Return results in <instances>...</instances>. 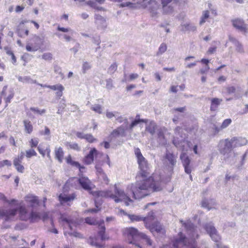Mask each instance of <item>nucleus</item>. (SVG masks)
Wrapping results in <instances>:
<instances>
[{
  "instance_id": "69168bd1",
  "label": "nucleus",
  "mask_w": 248,
  "mask_h": 248,
  "mask_svg": "<svg viewBox=\"0 0 248 248\" xmlns=\"http://www.w3.org/2000/svg\"><path fill=\"white\" fill-rule=\"evenodd\" d=\"M202 207H206L208 209V210L212 208V207L209 205L208 202L205 200L202 201Z\"/></svg>"
},
{
  "instance_id": "9b49d317",
  "label": "nucleus",
  "mask_w": 248,
  "mask_h": 248,
  "mask_svg": "<svg viewBox=\"0 0 248 248\" xmlns=\"http://www.w3.org/2000/svg\"><path fill=\"white\" fill-rule=\"evenodd\" d=\"M232 26L243 33L248 32L247 25L245 21L240 18H234L231 20Z\"/></svg>"
},
{
  "instance_id": "4be33fe9",
  "label": "nucleus",
  "mask_w": 248,
  "mask_h": 248,
  "mask_svg": "<svg viewBox=\"0 0 248 248\" xmlns=\"http://www.w3.org/2000/svg\"><path fill=\"white\" fill-rule=\"evenodd\" d=\"M99 227V231L98 232V234L101 238L102 241L105 240H108L109 237L105 234V227L104 225V221L102 220L101 223L98 225Z\"/></svg>"
},
{
  "instance_id": "0e129e2a",
  "label": "nucleus",
  "mask_w": 248,
  "mask_h": 248,
  "mask_svg": "<svg viewBox=\"0 0 248 248\" xmlns=\"http://www.w3.org/2000/svg\"><path fill=\"white\" fill-rule=\"evenodd\" d=\"M139 77V75L136 73L131 74L128 78L129 81H132Z\"/></svg>"
},
{
  "instance_id": "4468645a",
  "label": "nucleus",
  "mask_w": 248,
  "mask_h": 248,
  "mask_svg": "<svg viewBox=\"0 0 248 248\" xmlns=\"http://www.w3.org/2000/svg\"><path fill=\"white\" fill-rule=\"evenodd\" d=\"M126 131H129L128 125L122 124L117 129L114 130L112 133L111 135L113 137H116L118 136L125 137L126 136Z\"/></svg>"
},
{
  "instance_id": "c756f323",
  "label": "nucleus",
  "mask_w": 248,
  "mask_h": 248,
  "mask_svg": "<svg viewBox=\"0 0 248 248\" xmlns=\"http://www.w3.org/2000/svg\"><path fill=\"white\" fill-rule=\"evenodd\" d=\"M137 116L136 117V119H135L134 121L132 122V123L128 125V129L129 132H131L133 127H134L135 126H136L138 124L140 123V122L143 123H147V120H143V119H140L139 118H137Z\"/></svg>"
},
{
  "instance_id": "6e6552de",
  "label": "nucleus",
  "mask_w": 248,
  "mask_h": 248,
  "mask_svg": "<svg viewBox=\"0 0 248 248\" xmlns=\"http://www.w3.org/2000/svg\"><path fill=\"white\" fill-rule=\"evenodd\" d=\"M177 155L167 150L163 157L164 165L168 167L170 170L172 171L177 162Z\"/></svg>"
},
{
  "instance_id": "774afa93",
  "label": "nucleus",
  "mask_w": 248,
  "mask_h": 248,
  "mask_svg": "<svg viewBox=\"0 0 248 248\" xmlns=\"http://www.w3.org/2000/svg\"><path fill=\"white\" fill-rule=\"evenodd\" d=\"M78 109V107L77 105H74V104L71 105L70 107L69 108H68V109L72 112H75Z\"/></svg>"
},
{
  "instance_id": "a18cd8bd",
  "label": "nucleus",
  "mask_w": 248,
  "mask_h": 248,
  "mask_svg": "<svg viewBox=\"0 0 248 248\" xmlns=\"http://www.w3.org/2000/svg\"><path fill=\"white\" fill-rule=\"evenodd\" d=\"M37 153L33 149H30L26 151V156L28 158H30L32 156H36Z\"/></svg>"
},
{
  "instance_id": "a211bd4d",
  "label": "nucleus",
  "mask_w": 248,
  "mask_h": 248,
  "mask_svg": "<svg viewBox=\"0 0 248 248\" xmlns=\"http://www.w3.org/2000/svg\"><path fill=\"white\" fill-rule=\"evenodd\" d=\"M19 217L22 220L27 221L30 219V213H29L25 205H21L18 208Z\"/></svg>"
},
{
  "instance_id": "338daca9",
  "label": "nucleus",
  "mask_w": 248,
  "mask_h": 248,
  "mask_svg": "<svg viewBox=\"0 0 248 248\" xmlns=\"http://www.w3.org/2000/svg\"><path fill=\"white\" fill-rule=\"evenodd\" d=\"M93 43L97 45V46H99L101 42L99 37L98 36H96L95 37H93Z\"/></svg>"
},
{
  "instance_id": "603ef678",
  "label": "nucleus",
  "mask_w": 248,
  "mask_h": 248,
  "mask_svg": "<svg viewBox=\"0 0 248 248\" xmlns=\"http://www.w3.org/2000/svg\"><path fill=\"white\" fill-rule=\"evenodd\" d=\"M98 153V151L95 148H93L91 149L88 154H90V157L93 158V159L94 157H96Z\"/></svg>"
},
{
  "instance_id": "79ce46f5",
  "label": "nucleus",
  "mask_w": 248,
  "mask_h": 248,
  "mask_svg": "<svg viewBox=\"0 0 248 248\" xmlns=\"http://www.w3.org/2000/svg\"><path fill=\"white\" fill-rule=\"evenodd\" d=\"M85 222L89 225H99V222L93 218L87 217L85 218Z\"/></svg>"
},
{
  "instance_id": "423d86ee",
  "label": "nucleus",
  "mask_w": 248,
  "mask_h": 248,
  "mask_svg": "<svg viewBox=\"0 0 248 248\" xmlns=\"http://www.w3.org/2000/svg\"><path fill=\"white\" fill-rule=\"evenodd\" d=\"M154 219V213L152 211L149 212L147 217L144 219L145 227L153 233L156 232L160 234H165V230L159 222L155 221L152 223Z\"/></svg>"
},
{
  "instance_id": "f03ea898",
  "label": "nucleus",
  "mask_w": 248,
  "mask_h": 248,
  "mask_svg": "<svg viewBox=\"0 0 248 248\" xmlns=\"http://www.w3.org/2000/svg\"><path fill=\"white\" fill-rule=\"evenodd\" d=\"M172 143L178 150L182 151L180 158L185 168V172L190 174L191 172V167L189 166L191 160L185 152L187 151V147L191 148V144L187 141L186 135L183 133V130L180 126H177L175 129Z\"/></svg>"
},
{
  "instance_id": "7c9ffc66",
  "label": "nucleus",
  "mask_w": 248,
  "mask_h": 248,
  "mask_svg": "<svg viewBox=\"0 0 248 248\" xmlns=\"http://www.w3.org/2000/svg\"><path fill=\"white\" fill-rule=\"evenodd\" d=\"M41 219V214L38 212L31 211L30 213V220L31 222H34Z\"/></svg>"
},
{
  "instance_id": "58836bf2",
  "label": "nucleus",
  "mask_w": 248,
  "mask_h": 248,
  "mask_svg": "<svg viewBox=\"0 0 248 248\" xmlns=\"http://www.w3.org/2000/svg\"><path fill=\"white\" fill-rule=\"evenodd\" d=\"M209 17V12L208 11H204L202 12V16L201 18L200 24L202 25L206 22V20Z\"/></svg>"
},
{
  "instance_id": "5701e85b",
  "label": "nucleus",
  "mask_w": 248,
  "mask_h": 248,
  "mask_svg": "<svg viewBox=\"0 0 248 248\" xmlns=\"http://www.w3.org/2000/svg\"><path fill=\"white\" fill-rule=\"evenodd\" d=\"M163 6V11L165 14H169L172 12L173 8L168 4L172 0H161Z\"/></svg>"
},
{
  "instance_id": "37998d69",
  "label": "nucleus",
  "mask_w": 248,
  "mask_h": 248,
  "mask_svg": "<svg viewBox=\"0 0 248 248\" xmlns=\"http://www.w3.org/2000/svg\"><path fill=\"white\" fill-rule=\"evenodd\" d=\"M30 145L31 148L37 146L39 143V140L38 138H35L31 139L30 141Z\"/></svg>"
},
{
  "instance_id": "864d4df0",
  "label": "nucleus",
  "mask_w": 248,
  "mask_h": 248,
  "mask_svg": "<svg viewBox=\"0 0 248 248\" xmlns=\"http://www.w3.org/2000/svg\"><path fill=\"white\" fill-rule=\"evenodd\" d=\"M106 88L108 90H111L113 87V80L108 78L106 80Z\"/></svg>"
},
{
  "instance_id": "393cba45",
  "label": "nucleus",
  "mask_w": 248,
  "mask_h": 248,
  "mask_svg": "<svg viewBox=\"0 0 248 248\" xmlns=\"http://www.w3.org/2000/svg\"><path fill=\"white\" fill-rule=\"evenodd\" d=\"M232 121L231 119H227L224 120L222 124L220 127L215 126V129L216 132H218L220 130L227 127L232 123Z\"/></svg>"
},
{
  "instance_id": "f8f14e48",
  "label": "nucleus",
  "mask_w": 248,
  "mask_h": 248,
  "mask_svg": "<svg viewBox=\"0 0 248 248\" xmlns=\"http://www.w3.org/2000/svg\"><path fill=\"white\" fill-rule=\"evenodd\" d=\"M17 211V209L0 210V217L5 221L13 220L15 217Z\"/></svg>"
},
{
  "instance_id": "4c0bfd02",
  "label": "nucleus",
  "mask_w": 248,
  "mask_h": 248,
  "mask_svg": "<svg viewBox=\"0 0 248 248\" xmlns=\"http://www.w3.org/2000/svg\"><path fill=\"white\" fill-rule=\"evenodd\" d=\"M236 89L234 86H229L227 87H225L222 89V93L223 94H231L234 93L235 92Z\"/></svg>"
},
{
  "instance_id": "20e7f679",
  "label": "nucleus",
  "mask_w": 248,
  "mask_h": 248,
  "mask_svg": "<svg viewBox=\"0 0 248 248\" xmlns=\"http://www.w3.org/2000/svg\"><path fill=\"white\" fill-rule=\"evenodd\" d=\"M185 227L190 232V236L191 239L188 240L182 234V232L179 233V238L176 239L173 243V246L175 248H178L181 246H187L189 248H197L195 243L194 236H195V229L193 223L190 221H187L186 223L184 224ZM224 248H227L224 247Z\"/></svg>"
},
{
  "instance_id": "1a4fd4ad",
  "label": "nucleus",
  "mask_w": 248,
  "mask_h": 248,
  "mask_svg": "<svg viewBox=\"0 0 248 248\" xmlns=\"http://www.w3.org/2000/svg\"><path fill=\"white\" fill-rule=\"evenodd\" d=\"M32 41L31 43H27L26 46V49L29 52L37 51L44 44V38L39 36H34Z\"/></svg>"
},
{
  "instance_id": "4d7b16f0",
  "label": "nucleus",
  "mask_w": 248,
  "mask_h": 248,
  "mask_svg": "<svg viewBox=\"0 0 248 248\" xmlns=\"http://www.w3.org/2000/svg\"><path fill=\"white\" fill-rule=\"evenodd\" d=\"M95 19H96V23L98 25L99 24H104V23H105V20L104 18L101 16H96Z\"/></svg>"
},
{
  "instance_id": "2f4dec72",
  "label": "nucleus",
  "mask_w": 248,
  "mask_h": 248,
  "mask_svg": "<svg viewBox=\"0 0 248 248\" xmlns=\"http://www.w3.org/2000/svg\"><path fill=\"white\" fill-rule=\"evenodd\" d=\"M89 243L92 246H94L96 248H102L103 247V245L98 242V239L96 237H90Z\"/></svg>"
},
{
  "instance_id": "c9c22d12",
  "label": "nucleus",
  "mask_w": 248,
  "mask_h": 248,
  "mask_svg": "<svg viewBox=\"0 0 248 248\" xmlns=\"http://www.w3.org/2000/svg\"><path fill=\"white\" fill-rule=\"evenodd\" d=\"M167 49V46L165 43H162L160 45L158 51L156 52V56H160L165 53Z\"/></svg>"
},
{
  "instance_id": "2eb2a0df",
  "label": "nucleus",
  "mask_w": 248,
  "mask_h": 248,
  "mask_svg": "<svg viewBox=\"0 0 248 248\" xmlns=\"http://www.w3.org/2000/svg\"><path fill=\"white\" fill-rule=\"evenodd\" d=\"M75 197L76 195L74 193L71 194L62 193L59 195V199L62 204L65 205L66 204L69 205V202L74 200Z\"/></svg>"
},
{
  "instance_id": "c03bdc74",
  "label": "nucleus",
  "mask_w": 248,
  "mask_h": 248,
  "mask_svg": "<svg viewBox=\"0 0 248 248\" xmlns=\"http://www.w3.org/2000/svg\"><path fill=\"white\" fill-rule=\"evenodd\" d=\"M21 163L17 162H14V165L15 166L16 170L20 172H23L24 170V167L21 164Z\"/></svg>"
},
{
  "instance_id": "09e8293b",
  "label": "nucleus",
  "mask_w": 248,
  "mask_h": 248,
  "mask_svg": "<svg viewBox=\"0 0 248 248\" xmlns=\"http://www.w3.org/2000/svg\"><path fill=\"white\" fill-rule=\"evenodd\" d=\"M117 69V65L115 63H114L109 67L108 72L110 74H113L116 71Z\"/></svg>"
},
{
  "instance_id": "412c9836",
  "label": "nucleus",
  "mask_w": 248,
  "mask_h": 248,
  "mask_svg": "<svg viewBox=\"0 0 248 248\" xmlns=\"http://www.w3.org/2000/svg\"><path fill=\"white\" fill-rule=\"evenodd\" d=\"M95 169L96 170L97 174L98 175V178L100 180H103L106 184H108L109 181L108 179V178L106 175L104 173L102 168L99 167L98 166L96 165Z\"/></svg>"
},
{
  "instance_id": "de8ad7c7",
  "label": "nucleus",
  "mask_w": 248,
  "mask_h": 248,
  "mask_svg": "<svg viewBox=\"0 0 248 248\" xmlns=\"http://www.w3.org/2000/svg\"><path fill=\"white\" fill-rule=\"evenodd\" d=\"M70 165L73 166H75V167H76L77 168H78L79 170V171L80 172H82L83 170H84V169H85L83 166H80V165L79 164L78 162L75 161H73V160L70 163Z\"/></svg>"
},
{
  "instance_id": "a878e982",
  "label": "nucleus",
  "mask_w": 248,
  "mask_h": 248,
  "mask_svg": "<svg viewBox=\"0 0 248 248\" xmlns=\"http://www.w3.org/2000/svg\"><path fill=\"white\" fill-rule=\"evenodd\" d=\"M156 127L155 123L154 121H150L148 124H147L146 130L152 135H153L155 133Z\"/></svg>"
},
{
  "instance_id": "e2e57ef3",
  "label": "nucleus",
  "mask_w": 248,
  "mask_h": 248,
  "mask_svg": "<svg viewBox=\"0 0 248 248\" xmlns=\"http://www.w3.org/2000/svg\"><path fill=\"white\" fill-rule=\"evenodd\" d=\"M23 157H24V153L21 152L20 155H19L17 158H16L14 159V162H17L18 163L19 162L22 163Z\"/></svg>"
},
{
  "instance_id": "ea45409f",
  "label": "nucleus",
  "mask_w": 248,
  "mask_h": 248,
  "mask_svg": "<svg viewBox=\"0 0 248 248\" xmlns=\"http://www.w3.org/2000/svg\"><path fill=\"white\" fill-rule=\"evenodd\" d=\"M91 109L97 113L101 114L102 113V107L99 104L92 105Z\"/></svg>"
},
{
  "instance_id": "72a5a7b5",
  "label": "nucleus",
  "mask_w": 248,
  "mask_h": 248,
  "mask_svg": "<svg viewBox=\"0 0 248 248\" xmlns=\"http://www.w3.org/2000/svg\"><path fill=\"white\" fill-rule=\"evenodd\" d=\"M125 215L127 216L132 221H140L141 220L144 221V219L146 218L147 217H142L140 216L135 215H130L127 214L126 213L124 214Z\"/></svg>"
},
{
  "instance_id": "c85d7f7f",
  "label": "nucleus",
  "mask_w": 248,
  "mask_h": 248,
  "mask_svg": "<svg viewBox=\"0 0 248 248\" xmlns=\"http://www.w3.org/2000/svg\"><path fill=\"white\" fill-rule=\"evenodd\" d=\"M221 99L214 98L211 99V110L215 111L222 102Z\"/></svg>"
},
{
  "instance_id": "13d9d810",
  "label": "nucleus",
  "mask_w": 248,
  "mask_h": 248,
  "mask_svg": "<svg viewBox=\"0 0 248 248\" xmlns=\"http://www.w3.org/2000/svg\"><path fill=\"white\" fill-rule=\"evenodd\" d=\"M67 146L69 147L70 148L76 150H79V148L78 146V144L76 143H68Z\"/></svg>"
},
{
  "instance_id": "8fccbe9b",
  "label": "nucleus",
  "mask_w": 248,
  "mask_h": 248,
  "mask_svg": "<svg viewBox=\"0 0 248 248\" xmlns=\"http://www.w3.org/2000/svg\"><path fill=\"white\" fill-rule=\"evenodd\" d=\"M85 139L88 142L92 143L96 141L97 140L91 134H86Z\"/></svg>"
},
{
  "instance_id": "aec40b11",
  "label": "nucleus",
  "mask_w": 248,
  "mask_h": 248,
  "mask_svg": "<svg viewBox=\"0 0 248 248\" xmlns=\"http://www.w3.org/2000/svg\"><path fill=\"white\" fill-rule=\"evenodd\" d=\"M49 87V89L52 90L57 91L56 95L59 98H60L62 96V92L64 91V88L62 84H58L56 85H52V86Z\"/></svg>"
},
{
  "instance_id": "ddd939ff",
  "label": "nucleus",
  "mask_w": 248,
  "mask_h": 248,
  "mask_svg": "<svg viewBox=\"0 0 248 248\" xmlns=\"http://www.w3.org/2000/svg\"><path fill=\"white\" fill-rule=\"evenodd\" d=\"M205 229L209 234L211 239L216 242H218L220 240V236L218 234L217 230L211 223L205 225Z\"/></svg>"
},
{
  "instance_id": "6ab92c4d",
  "label": "nucleus",
  "mask_w": 248,
  "mask_h": 248,
  "mask_svg": "<svg viewBox=\"0 0 248 248\" xmlns=\"http://www.w3.org/2000/svg\"><path fill=\"white\" fill-rule=\"evenodd\" d=\"M234 148L245 146L248 143V140L244 137H233L232 138Z\"/></svg>"
},
{
  "instance_id": "5fc2aeb1",
  "label": "nucleus",
  "mask_w": 248,
  "mask_h": 248,
  "mask_svg": "<svg viewBox=\"0 0 248 248\" xmlns=\"http://www.w3.org/2000/svg\"><path fill=\"white\" fill-rule=\"evenodd\" d=\"M91 68V65L88 62H84L82 65V70L84 73Z\"/></svg>"
},
{
  "instance_id": "0eeeda50",
  "label": "nucleus",
  "mask_w": 248,
  "mask_h": 248,
  "mask_svg": "<svg viewBox=\"0 0 248 248\" xmlns=\"http://www.w3.org/2000/svg\"><path fill=\"white\" fill-rule=\"evenodd\" d=\"M233 148H234V147L232 139L231 140L225 139L219 142V149L220 152L224 155V157L228 159L231 156H235L234 153L232 151Z\"/></svg>"
},
{
  "instance_id": "39448f33",
  "label": "nucleus",
  "mask_w": 248,
  "mask_h": 248,
  "mask_svg": "<svg viewBox=\"0 0 248 248\" xmlns=\"http://www.w3.org/2000/svg\"><path fill=\"white\" fill-rule=\"evenodd\" d=\"M123 233L124 235L127 238L129 244H134L136 247L140 248H141V247L135 243V240L139 237L142 238L147 245L151 246L152 244V241L148 236L143 233H140L137 229L134 227L124 228Z\"/></svg>"
},
{
  "instance_id": "f704fd0d",
  "label": "nucleus",
  "mask_w": 248,
  "mask_h": 248,
  "mask_svg": "<svg viewBox=\"0 0 248 248\" xmlns=\"http://www.w3.org/2000/svg\"><path fill=\"white\" fill-rule=\"evenodd\" d=\"M30 110L34 114L39 115H42L46 112L45 109H40L37 107H31L30 108Z\"/></svg>"
},
{
  "instance_id": "49530a36",
  "label": "nucleus",
  "mask_w": 248,
  "mask_h": 248,
  "mask_svg": "<svg viewBox=\"0 0 248 248\" xmlns=\"http://www.w3.org/2000/svg\"><path fill=\"white\" fill-rule=\"evenodd\" d=\"M118 114H119V112L117 111L112 112V111H107L106 115V117L108 119H112L113 117H114L115 118L118 115Z\"/></svg>"
},
{
  "instance_id": "052dcab7",
  "label": "nucleus",
  "mask_w": 248,
  "mask_h": 248,
  "mask_svg": "<svg viewBox=\"0 0 248 248\" xmlns=\"http://www.w3.org/2000/svg\"><path fill=\"white\" fill-rule=\"evenodd\" d=\"M229 40L234 45H235V46L237 45H238V43H239V42L238 41V40L237 39H236L235 37L232 36H229Z\"/></svg>"
},
{
  "instance_id": "bb28decb",
  "label": "nucleus",
  "mask_w": 248,
  "mask_h": 248,
  "mask_svg": "<svg viewBox=\"0 0 248 248\" xmlns=\"http://www.w3.org/2000/svg\"><path fill=\"white\" fill-rule=\"evenodd\" d=\"M24 126L25 128V131L28 134H31L33 131V126L29 120H25L23 121Z\"/></svg>"
},
{
  "instance_id": "dca6fc26",
  "label": "nucleus",
  "mask_w": 248,
  "mask_h": 248,
  "mask_svg": "<svg viewBox=\"0 0 248 248\" xmlns=\"http://www.w3.org/2000/svg\"><path fill=\"white\" fill-rule=\"evenodd\" d=\"M25 202L32 207H36L39 205V200L37 196L29 194L25 197Z\"/></svg>"
},
{
  "instance_id": "cd10ccee",
  "label": "nucleus",
  "mask_w": 248,
  "mask_h": 248,
  "mask_svg": "<svg viewBox=\"0 0 248 248\" xmlns=\"http://www.w3.org/2000/svg\"><path fill=\"white\" fill-rule=\"evenodd\" d=\"M18 79L19 81L22 82L23 83L30 84L37 83V81L36 80H33L29 76L19 77Z\"/></svg>"
},
{
  "instance_id": "a19ab883",
  "label": "nucleus",
  "mask_w": 248,
  "mask_h": 248,
  "mask_svg": "<svg viewBox=\"0 0 248 248\" xmlns=\"http://www.w3.org/2000/svg\"><path fill=\"white\" fill-rule=\"evenodd\" d=\"M116 121H117L119 123H122L124 122V125L127 124L128 125V120L125 117H124L122 116L119 115V114L115 118Z\"/></svg>"
},
{
  "instance_id": "b1692460",
  "label": "nucleus",
  "mask_w": 248,
  "mask_h": 248,
  "mask_svg": "<svg viewBox=\"0 0 248 248\" xmlns=\"http://www.w3.org/2000/svg\"><path fill=\"white\" fill-rule=\"evenodd\" d=\"M157 141L161 145H165L167 143V140L166 139L164 132L162 129H160L157 131Z\"/></svg>"
},
{
  "instance_id": "f257e3e1",
  "label": "nucleus",
  "mask_w": 248,
  "mask_h": 248,
  "mask_svg": "<svg viewBox=\"0 0 248 248\" xmlns=\"http://www.w3.org/2000/svg\"><path fill=\"white\" fill-rule=\"evenodd\" d=\"M135 154L137 158L140 171V174L142 179L137 181L135 184L127 186L125 191L118 188L115 185L114 193L110 190L97 191L94 192V196L97 197L110 198L117 203L124 202L128 206L133 202L131 198L134 199H140L153 192L162 190L163 183L160 177L154 175L145 179L149 174V165L139 148L135 150Z\"/></svg>"
},
{
  "instance_id": "9d476101",
  "label": "nucleus",
  "mask_w": 248,
  "mask_h": 248,
  "mask_svg": "<svg viewBox=\"0 0 248 248\" xmlns=\"http://www.w3.org/2000/svg\"><path fill=\"white\" fill-rule=\"evenodd\" d=\"M57 30L60 31L56 33L59 38L64 39L66 42H70L73 40L74 31L71 28L58 26Z\"/></svg>"
},
{
  "instance_id": "473e14b6",
  "label": "nucleus",
  "mask_w": 248,
  "mask_h": 248,
  "mask_svg": "<svg viewBox=\"0 0 248 248\" xmlns=\"http://www.w3.org/2000/svg\"><path fill=\"white\" fill-rule=\"evenodd\" d=\"M55 157L60 162H62L63 157V152L61 147L55 149Z\"/></svg>"
},
{
  "instance_id": "e433bc0d",
  "label": "nucleus",
  "mask_w": 248,
  "mask_h": 248,
  "mask_svg": "<svg viewBox=\"0 0 248 248\" xmlns=\"http://www.w3.org/2000/svg\"><path fill=\"white\" fill-rule=\"evenodd\" d=\"M183 30L185 31H195L196 27L194 25L190 23H186L182 25Z\"/></svg>"
},
{
  "instance_id": "7ed1b4c3",
  "label": "nucleus",
  "mask_w": 248,
  "mask_h": 248,
  "mask_svg": "<svg viewBox=\"0 0 248 248\" xmlns=\"http://www.w3.org/2000/svg\"><path fill=\"white\" fill-rule=\"evenodd\" d=\"M60 221L63 227V233L65 236L69 235L79 238L83 237L81 234L77 232V228L81 222L80 220L63 214L61 215Z\"/></svg>"
},
{
  "instance_id": "3c124183",
  "label": "nucleus",
  "mask_w": 248,
  "mask_h": 248,
  "mask_svg": "<svg viewBox=\"0 0 248 248\" xmlns=\"http://www.w3.org/2000/svg\"><path fill=\"white\" fill-rule=\"evenodd\" d=\"M90 154H88L84 159V162L86 164H91L93 162V158L90 157Z\"/></svg>"
},
{
  "instance_id": "f3484780",
  "label": "nucleus",
  "mask_w": 248,
  "mask_h": 248,
  "mask_svg": "<svg viewBox=\"0 0 248 248\" xmlns=\"http://www.w3.org/2000/svg\"><path fill=\"white\" fill-rule=\"evenodd\" d=\"M78 182L82 187L87 190H91L93 187V184L90 180L86 177H80L78 179Z\"/></svg>"
},
{
  "instance_id": "680f3d73",
  "label": "nucleus",
  "mask_w": 248,
  "mask_h": 248,
  "mask_svg": "<svg viewBox=\"0 0 248 248\" xmlns=\"http://www.w3.org/2000/svg\"><path fill=\"white\" fill-rule=\"evenodd\" d=\"M87 4L91 6L92 7H93L95 9H97L98 10H101L102 8V7H97L95 2L93 1H88V2H87Z\"/></svg>"
},
{
  "instance_id": "6e6d98bb",
  "label": "nucleus",
  "mask_w": 248,
  "mask_h": 248,
  "mask_svg": "<svg viewBox=\"0 0 248 248\" xmlns=\"http://www.w3.org/2000/svg\"><path fill=\"white\" fill-rule=\"evenodd\" d=\"M42 59L46 61L51 60L52 58V55L50 53H45L42 56Z\"/></svg>"
},
{
  "instance_id": "bf43d9fd",
  "label": "nucleus",
  "mask_w": 248,
  "mask_h": 248,
  "mask_svg": "<svg viewBox=\"0 0 248 248\" xmlns=\"http://www.w3.org/2000/svg\"><path fill=\"white\" fill-rule=\"evenodd\" d=\"M235 46H236V50L238 52L240 53H244V50L243 46L240 42L238 43V45H236Z\"/></svg>"
}]
</instances>
